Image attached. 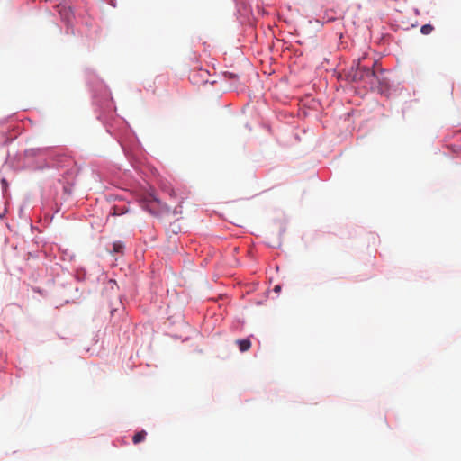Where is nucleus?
Returning a JSON list of instances; mask_svg holds the SVG:
<instances>
[{"mask_svg": "<svg viewBox=\"0 0 461 461\" xmlns=\"http://www.w3.org/2000/svg\"><path fill=\"white\" fill-rule=\"evenodd\" d=\"M140 204L143 209L153 215H158L161 212H168L170 211L169 207L152 193L144 194L140 200Z\"/></svg>", "mask_w": 461, "mask_h": 461, "instance_id": "1", "label": "nucleus"}, {"mask_svg": "<svg viewBox=\"0 0 461 461\" xmlns=\"http://www.w3.org/2000/svg\"><path fill=\"white\" fill-rule=\"evenodd\" d=\"M353 78L356 81H364L370 86H375L379 80L376 73L373 69L361 66L360 63L357 64Z\"/></svg>", "mask_w": 461, "mask_h": 461, "instance_id": "2", "label": "nucleus"}, {"mask_svg": "<svg viewBox=\"0 0 461 461\" xmlns=\"http://www.w3.org/2000/svg\"><path fill=\"white\" fill-rule=\"evenodd\" d=\"M236 343L239 346L240 351L242 353L248 351L251 347V342L249 339H238Z\"/></svg>", "mask_w": 461, "mask_h": 461, "instance_id": "3", "label": "nucleus"}, {"mask_svg": "<svg viewBox=\"0 0 461 461\" xmlns=\"http://www.w3.org/2000/svg\"><path fill=\"white\" fill-rule=\"evenodd\" d=\"M146 436H147V433L145 430L139 431L134 434V436L132 438V441L135 445H137V444L144 441L146 438Z\"/></svg>", "mask_w": 461, "mask_h": 461, "instance_id": "4", "label": "nucleus"}, {"mask_svg": "<svg viewBox=\"0 0 461 461\" xmlns=\"http://www.w3.org/2000/svg\"><path fill=\"white\" fill-rule=\"evenodd\" d=\"M113 215H122L128 212V208L125 205H123L122 207L115 205L113 207Z\"/></svg>", "mask_w": 461, "mask_h": 461, "instance_id": "5", "label": "nucleus"}, {"mask_svg": "<svg viewBox=\"0 0 461 461\" xmlns=\"http://www.w3.org/2000/svg\"><path fill=\"white\" fill-rule=\"evenodd\" d=\"M433 30H434V28L432 25L425 24V25L421 26L420 32L424 35H429L432 32Z\"/></svg>", "mask_w": 461, "mask_h": 461, "instance_id": "6", "label": "nucleus"}, {"mask_svg": "<svg viewBox=\"0 0 461 461\" xmlns=\"http://www.w3.org/2000/svg\"><path fill=\"white\" fill-rule=\"evenodd\" d=\"M123 249V244L121 242L113 243V251L116 253L122 252Z\"/></svg>", "mask_w": 461, "mask_h": 461, "instance_id": "7", "label": "nucleus"}, {"mask_svg": "<svg viewBox=\"0 0 461 461\" xmlns=\"http://www.w3.org/2000/svg\"><path fill=\"white\" fill-rule=\"evenodd\" d=\"M225 77H230V78H235L236 75L231 72H226Z\"/></svg>", "mask_w": 461, "mask_h": 461, "instance_id": "8", "label": "nucleus"}, {"mask_svg": "<svg viewBox=\"0 0 461 461\" xmlns=\"http://www.w3.org/2000/svg\"><path fill=\"white\" fill-rule=\"evenodd\" d=\"M173 212L174 213H180L181 212V205L176 207Z\"/></svg>", "mask_w": 461, "mask_h": 461, "instance_id": "9", "label": "nucleus"}, {"mask_svg": "<svg viewBox=\"0 0 461 461\" xmlns=\"http://www.w3.org/2000/svg\"><path fill=\"white\" fill-rule=\"evenodd\" d=\"M168 194H169V195L171 197H176V194L175 190H173V189H171Z\"/></svg>", "mask_w": 461, "mask_h": 461, "instance_id": "10", "label": "nucleus"}, {"mask_svg": "<svg viewBox=\"0 0 461 461\" xmlns=\"http://www.w3.org/2000/svg\"><path fill=\"white\" fill-rule=\"evenodd\" d=\"M280 290H281V286H280V285H276V286L274 287V291H275L276 293L280 292Z\"/></svg>", "mask_w": 461, "mask_h": 461, "instance_id": "11", "label": "nucleus"}, {"mask_svg": "<svg viewBox=\"0 0 461 461\" xmlns=\"http://www.w3.org/2000/svg\"><path fill=\"white\" fill-rule=\"evenodd\" d=\"M176 223H175V224H173L174 228L172 229V230H173V231H175V232H176V230H179V229H180L178 225H177V226H176Z\"/></svg>", "mask_w": 461, "mask_h": 461, "instance_id": "12", "label": "nucleus"}]
</instances>
